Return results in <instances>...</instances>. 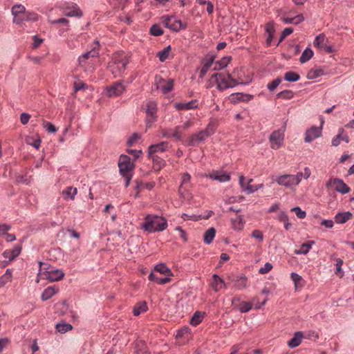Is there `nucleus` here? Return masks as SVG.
Returning <instances> with one entry per match:
<instances>
[{
    "instance_id": "a19ab883",
    "label": "nucleus",
    "mask_w": 354,
    "mask_h": 354,
    "mask_svg": "<svg viewBox=\"0 0 354 354\" xmlns=\"http://www.w3.org/2000/svg\"><path fill=\"white\" fill-rule=\"evenodd\" d=\"M284 79L288 82H297L300 79V76L295 72L288 71L285 73Z\"/></svg>"
},
{
    "instance_id": "cd10ccee",
    "label": "nucleus",
    "mask_w": 354,
    "mask_h": 354,
    "mask_svg": "<svg viewBox=\"0 0 354 354\" xmlns=\"http://www.w3.org/2000/svg\"><path fill=\"white\" fill-rule=\"evenodd\" d=\"M77 193V188L73 187H67L65 189L62 191V195L64 196V200H68L69 198L73 200Z\"/></svg>"
},
{
    "instance_id": "bb28decb",
    "label": "nucleus",
    "mask_w": 354,
    "mask_h": 354,
    "mask_svg": "<svg viewBox=\"0 0 354 354\" xmlns=\"http://www.w3.org/2000/svg\"><path fill=\"white\" fill-rule=\"evenodd\" d=\"M311 174L310 169L308 167H305L304 171L298 172L296 175H293L297 185H299L302 178L307 179Z\"/></svg>"
},
{
    "instance_id": "7c9ffc66",
    "label": "nucleus",
    "mask_w": 354,
    "mask_h": 354,
    "mask_svg": "<svg viewBox=\"0 0 354 354\" xmlns=\"http://www.w3.org/2000/svg\"><path fill=\"white\" fill-rule=\"evenodd\" d=\"M158 88L160 89L163 93H167L173 88V81L169 80L168 81H162L158 86Z\"/></svg>"
},
{
    "instance_id": "1a4fd4ad",
    "label": "nucleus",
    "mask_w": 354,
    "mask_h": 354,
    "mask_svg": "<svg viewBox=\"0 0 354 354\" xmlns=\"http://www.w3.org/2000/svg\"><path fill=\"white\" fill-rule=\"evenodd\" d=\"M214 131L212 127L208 125L205 129L192 134L188 139V145L195 146L197 142L204 141L207 137L213 134Z\"/></svg>"
},
{
    "instance_id": "f704fd0d",
    "label": "nucleus",
    "mask_w": 354,
    "mask_h": 354,
    "mask_svg": "<svg viewBox=\"0 0 354 354\" xmlns=\"http://www.w3.org/2000/svg\"><path fill=\"white\" fill-rule=\"evenodd\" d=\"M215 234L216 230L214 227L209 228L204 234V242L207 244H210L215 237Z\"/></svg>"
},
{
    "instance_id": "864d4df0",
    "label": "nucleus",
    "mask_w": 354,
    "mask_h": 354,
    "mask_svg": "<svg viewBox=\"0 0 354 354\" xmlns=\"http://www.w3.org/2000/svg\"><path fill=\"white\" fill-rule=\"evenodd\" d=\"M291 279L295 282V288L304 286L303 283H301L303 281V279L299 274L296 273H292Z\"/></svg>"
},
{
    "instance_id": "4d7b16f0",
    "label": "nucleus",
    "mask_w": 354,
    "mask_h": 354,
    "mask_svg": "<svg viewBox=\"0 0 354 354\" xmlns=\"http://www.w3.org/2000/svg\"><path fill=\"white\" fill-rule=\"evenodd\" d=\"M291 212H293L296 214L297 216L299 218H304L306 216V213L304 211H302L300 207H295L291 209Z\"/></svg>"
},
{
    "instance_id": "39448f33",
    "label": "nucleus",
    "mask_w": 354,
    "mask_h": 354,
    "mask_svg": "<svg viewBox=\"0 0 354 354\" xmlns=\"http://www.w3.org/2000/svg\"><path fill=\"white\" fill-rule=\"evenodd\" d=\"M118 167L121 175L125 178V187H128L132 178L134 164L131 161L130 157L127 155H121L118 162Z\"/></svg>"
},
{
    "instance_id": "a878e982",
    "label": "nucleus",
    "mask_w": 354,
    "mask_h": 354,
    "mask_svg": "<svg viewBox=\"0 0 354 354\" xmlns=\"http://www.w3.org/2000/svg\"><path fill=\"white\" fill-rule=\"evenodd\" d=\"M304 337L303 333L301 331H297L294 334L292 338L288 342V345L290 348L297 347L301 342L302 338Z\"/></svg>"
},
{
    "instance_id": "ea45409f",
    "label": "nucleus",
    "mask_w": 354,
    "mask_h": 354,
    "mask_svg": "<svg viewBox=\"0 0 354 354\" xmlns=\"http://www.w3.org/2000/svg\"><path fill=\"white\" fill-rule=\"evenodd\" d=\"M73 326L70 324L67 323H59L56 325V329L58 332L61 333H66L71 330H72Z\"/></svg>"
},
{
    "instance_id": "9d476101",
    "label": "nucleus",
    "mask_w": 354,
    "mask_h": 354,
    "mask_svg": "<svg viewBox=\"0 0 354 354\" xmlns=\"http://www.w3.org/2000/svg\"><path fill=\"white\" fill-rule=\"evenodd\" d=\"M285 128L274 131L269 136L270 147L277 150L281 148L284 140Z\"/></svg>"
},
{
    "instance_id": "ddd939ff",
    "label": "nucleus",
    "mask_w": 354,
    "mask_h": 354,
    "mask_svg": "<svg viewBox=\"0 0 354 354\" xmlns=\"http://www.w3.org/2000/svg\"><path fill=\"white\" fill-rule=\"evenodd\" d=\"M333 186L338 192L341 194L348 193L351 188L344 182L339 178H333L328 183L327 186Z\"/></svg>"
},
{
    "instance_id": "72a5a7b5",
    "label": "nucleus",
    "mask_w": 354,
    "mask_h": 354,
    "mask_svg": "<svg viewBox=\"0 0 354 354\" xmlns=\"http://www.w3.org/2000/svg\"><path fill=\"white\" fill-rule=\"evenodd\" d=\"M313 244H315L313 241L304 243L301 245L299 250L295 251V253L297 254H307Z\"/></svg>"
},
{
    "instance_id": "2eb2a0df",
    "label": "nucleus",
    "mask_w": 354,
    "mask_h": 354,
    "mask_svg": "<svg viewBox=\"0 0 354 354\" xmlns=\"http://www.w3.org/2000/svg\"><path fill=\"white\" fill-rule=\"evenodd\" d=\"M193 122L191 121H186L183 124L178 125L175 127L173 130L172 138H175L176 140H181L183 131L188 129L191 127H192Z\"/></svg>"
},
{
    "instance_id": "c03bdc74",
    "label": "nucleus",
    "mask_w": 354,
    "mask_h": 354,
    "mask_svg": "<svg viewBox=\"0 0 354 354\" xmlns=\"http://www.w3.org/2000/svg\"><path fill=\"white\" fill-rule=\"evenodd\" d=\"M57 291L56 289H45L41 295V299L43 301H46L51 298L53 295H55Z\"/></svg>"
},
{
    "instance_id": "0e129e2a",
    "label": "nucleus",
    "mask_w": 354,
    "mask_h": 354,
    "mask_svg": "<svg viewBox=\"0 0 354 354\" xmlns=\"http://www.w3.org/2000/svg\"><path fill=\"white\" fill-rule=\"evenodd\" d=\"M173 131L171 129H162L160 131V133L164 138H172Z\"/></svg>"
},
{
    "instance_id": "bf43d9fd",
    "label": "nucleus",
    "mask_w": 354,
    "mask_h": 354,
    "mask_svg": "<svg viewBox=\"0 0 354 354\" xmlns=\"http://www.w3.org/2000/svg\"><path fill=\"white\" fill-rule=\"evenodd\" d=\"M252 237L257 239L259 241L262 242L263 240V233L258 230H255L252 232Z\"/></svg>"
},
{
    "instance_id": "5fc2aeb1",
    "label": "nucleus",
    "mask_w": 354,
    "mask_h": 354,
    "mask_svg": "<svg viewBox=\"0 0 354 354\" xmlns=\"http://www.w3.org/2000/svg\"><path fill=\"white\" fill-rule=\"evenodd\" d=\"M43 127L50 133H55L57 131V128L50 122L43 121Z\"/></svg>"
},
{
    "instance_id": "79ce46f5",
    "label": "nucleus",
    "mask_w": 354,
    "mask_h": 354,
    "mask_svg": "<svg viewBox=\"0 0 354 354\" xmlns=\"http://www.w3.org/2000/svg\"><path fill=\"white\" fill-rule=\"evenodd\" d=\"M232 223L235 230H240L243 227V217L241 216H237L235 218H232Z\"/></svg>"
},
{
    "instance_id": "e433bc0d",
    "label": "nucleus",
    "mask_w": 354,
    "mask_h": 354,
    "mask_svg": "<svg viewBox=\"0 0 354 354\" xmlns=\"http://www.w3.org/2000/svg\"><path fill=\"white\" fill-rule=\"evenodd\" d=\"M191 335V330L188 327H184L181 329H179L176 335V338H181L185 337V339H188Z\"/></svg>"
},
{
    "instance_id": "13d9d810",
    "label": "nucleus",
    "mask_w": 354,
    "mask_h": 354,
    "mask_svg": "<svg viewBox=\"0 0 354 354\" xmlns=\"http://www.w3.org/2000/svg\"><path fill=\"white\" fill-rule=\"evenodd\" d=\"M272 265L270 263L268 262V263H265L263 267H261L259 269V272L260 274H266L268 272H270L272 270Z\"/></svg>"
},
{
    "instance_id": "7ed1b4c3",
    "label": "nucleus",
    "mask_w": 354,
    "mask_h": 354,
    "mask_svg": "<svg viewBox=\"0 0 354 354\" xmlns=\"http://www.w3.org/2000/svg\"><path fill=\"white\" fill-rule=\"evenodd\" d=\"M129 55L124 51L115 52L113 54L111 61L109 63V68L115 77L120 76L126 69L128 64Z\"/></svg>"
},
{
    "instance_id": "4c0bfd02",
    "label": "nucleus",
    "mask_w": 354,
    "mask_h": 354,
    "mask_svg": "<svg viewBox=\"0 0 354 354\" xmlns=\"http://www.w3.org/2000/svg\"><path fill=\"white\" fill-rule=\"evenodd\" d=\"M313 55V51L309 48H307L304 50V51L302 53L299 61L301 63H305L308 62Z\"/></svg>"
},
{
    "instance_id": "680f3d73",
    "label": "nucleus",
    "mask_w": 354,
    "mask_h": 354,
    "mask_svg": "<svg viewBox=\"0 0 354 354\" xmlns=\"http://www.w3.org/2000/svg\"><path fill=\"white\" fill-rule=\"evenodd\" d=\"M68 22H69L68 20L66 19V18H60V19H58L50 21V24H60L65 25V26L68 25Z\"/></svg>"
},
{
    "instance_id": "dca6fc26",
    "label": "nucleus",
    "mask_w": 354,
    "mask_h": 354,
    "mask_svg": "<svg viewBox=\"0 0 354 354\" xmlns=\"http://www.w3.org/2000/svg\"><path fill=\"white\" fill-rule=\"evenodd\" d=\"M252 99H253V95L242 93H232L229 96L230 101L233 104H236L239 102H248Z\"/></svg>"
},
{
    "instance_id": "2f4dec72",
    "label": "nucleus",
    "mask_w": 354,
    "mask_h": 354,
    "mask_svg": "<svg viewBox=\"0 0 354 354\" xmlns=\"http://www.w3.org/2000/svg\"><path fill=\"white\" fill-rule=\"evenodd\" d=\"M232 58L231 57H224L221 60L215 62L214 70V71H220L224 68H225L228 64L230 62Z\"/></svg>"
},
{
    "instance_id": "6e6d98bb",
    "label": "nucleus",
    "mask_w": 354,
    "mask_h": 354,
    "mask_svg": "<svg viewBox=\"0 0 354 354\" xmlns=\"http://www.w3.org/2000/svg\"><path fill=\"white\" fill-rule=\"evenodd\" d=\"M281 82V79L278 77L268 84V88L270 91H273Z\"/></svg>"
},
{
    "instance_id": "f03ea898",
    "label": "nucleus",
    "mask_w": 354,
    "mask_h": 354,
    "mask_svg": "<svg viewBox=\"0 0 354 354\" xmlns=\"http://www.w3.org/2000/svg\"><path fill=\"white\" fill-rule=\"evenodd\" d=\"M99 55V43L95 41L92 48L80 56L78 61L79 65L86 71H93Z\"/></svg>"
},
{
    "instance_id": "a18cd8bd",
    "label": "nucleus",
    "mask_w": 354,
    "mask_h": 354,
    "mask_svg": "<svg viewBox=\"0 0 354 354\" xmlns=\"http://www.w3.org/2000/svg\"><path fill=\"white\" fill-rule=\"evenodd\" d=\"M170 50H171V47H170V46H169L166 47L165 48H164L162 50L158 52V57H159L160 61H161V62L165 61L169 57Z\"/></svg>"
},
{
    "instance_id": "58836bf2",
    "label": "nucleus",
    "mask_w": 354,
    "mask_h": 354,
    "mask_svg": "<svg viewBox=\"0 0 354 354\" xmlns=\"http://www.w3.org/2000/svg\"><path fill=\"white\" fill-rule=\"evenodd\" d=\"M279 220L283 223L284 227L286 230H290L292 227V224L289 222L288 216L286 213L281 212L279 215Z\"/></svg>"
},
{
    "instance_id": "e2e57ef3",
    "label": "nucleus",
    "mask_w": 354,
    "mask_h": 354,
    "mask_svg": "<svg viewBox=\"0 0 354 354\" xmlns=\"http://www.w3.org/2000/svg\"><path fill=\"white\" fill-rule=\"evenodd\" d=\"M30 118V115L28 113H23L21 114L20 120L23 124H28Z\"/></svg>"
},
{
    "instance_id": "774afa93",
    "label": "nucleus",
    "mask_w": 354,
    "mask_h": 354,
    "mask_svg": "<svg viewBox=\"0 0 354 354\" xmlns=\"http://www.w3.org/2000/svg\"><path fill=\"white\" fill-rule=\"evenodd\" d=\"M341 141V133L337 134L335 138L332 140V145L337 147L340 144Z\"/></svg>"
},
{
    "instance_id": "6ab92c4d",
    "label": "nucleus",
    "mask_w": 354,
    "mask_h": 354,
    "mask_svg": "<svg viewBox=\"0 0 354 354\" xmlns=\"http://www.w3.org/2000/svg\"><path fill=\"white\" fill-rule=\"evenodd\" d=\"M322 133V128L312 127L310 129L306 131L305 136V142H310L315 138L320 136Z\"/></svg>"
},
{
    "instance_id": "20e7f679",
    "label": "nucleus",
    "mask_w": 354,
    "mask_h": 354,
    "mask_svg": "<svg viewBox=\"0 0 354 354\" xmlns=\"http://www.w3.org/2000/svg\"><path fill=\"white\" fill-rule=\"evenodd\" d=\"M211 80L216 82L217 88L220 91H223L229 88H233L238 84H242L241 82L235 79L232 74L230 73H227V77L223 73H214L212 75Z\"/></svg>"
},
{
    "instance_id": "c756f323",
    "label": "nucleus",
    "mask_w": 354,
    "mask_h": 354,
    "mask_svg": "<svg viewBox=\"0 0 354 354\" xmlns=\"http://www.w3.org/2000/svg\"><path fill=\"white\" fill-rule=\"evenodd\" d=\"M352 217V214L350 212H346L344 213H338L335 216V221L337 223H344L347 221L350 220Z\"/></svg>"
},
{
    "instance_id": "3c124183",
    "label": "nucleus",
    "mask_w": 354,
    "mask_h": 354,
    "mask_svg": "<svg viewBox=\"0 0 354 354\" xmlns=\"http://www.w3.org/2000/svg\"><path fill=\"white\" fill-rule=\"evenodd\" d=\"M150 33L153 36H160L163 34V30L159 25L154 24L150 28Z\"/></svg>"
},
{
    "instance_id": "393cba45",
    "label": "nucleus",
    "mask_w": 354,
    "mask_h": 354,
    "mask_svg": "<svg viewBox=\"0 0 354 354\" xmlns=\"http://www.w3.org/2000/svg\"><path fill=\"white\" fill-rule=\"evenodd\" d=\"M26 8L21 4H17L12 6V14L15 17L14 19V22L17 24L20 23V18L21 17H18L19 15H23L25 13Z\"/></svg>"
},
{
    "instance_id": "6e6552de",
    "label": "nucleus",
    "mask_w": 354,
    "mask_h": 354,
    "mask_svg": "<svg viewBox=\"0 0 354 354\" xmlns=\"http://www.w3.org/2000/svg\"><path fill=\"white\" fill-rule=\"evenodd\" d=\"M143 109L146 113L147 127H150L151 124L157 119V104L154 101H147L143 105Z\"/></svg>"
},
{
    "instance_id": "9b49d317",
    "label": "nucleus",
    "mask_w": 354,
    "mask_h": 354,
    "mask_svg": "<svg viewBox=\"0 0 354 354\" xmlns=\"http://www.w3.org/2000/svg\"><path fill=\"white\" fill-rule=\"evenodd\" d=\"M279 185L284 186L286 187L290 188L293 186L297 185L293 175L285 174L273 178Z\"/></svg>"
},
{
    "instance_id": "f257e3e1",
    "label": "nucleus",
    "mask_w": 354,
    "mask_h": 354,
    "mask_svg": "<svg viewBox=\"0 0 354 354\" xmlns=\"http://www.w3.org/2000/svg\"><path fill=\"white\" fill-rule=\"evenodd\" d=\"M168 226L167 221L162 216L148 214L141 225V227L149 233L164 231Z\"/></svg>"
},
{
    "instance_id": "052dcab7",
    "label": "nucleus",
    "mask_w": 354,
    "mask_h": 354,
    "mask_svg": "<svg viewBox=\"0 0 354 354\" xmlns=\"http://www.w3.org/2000/svg\"><path fill=\"white\" fill-rule=\"evenodd\" d=\"M140 139V136L138 133H134L132 135V136L129 139L128 144L129 145L131 146L135 142H138Z\"/></svg>"
},
{
    "instance_id": "8fccbe9b",
    "label": "nucleus",
    "mask_w": 354,
    "mask_h": 354,
    "mask_svg": "<svg viewBox=\"0 0 354 354\" xmlns=\"http://www.w3.org/2000/svg\"><path fill=\"white\" fill-rule=\"evenodd\" d=\"M37 15L34 12H26L24 14V15L20 18V22L22 20H26V21H37Z\"/></svg>"
},
{
    "instance_id": "49530a36",
    "label": "nucleus",
    "mask_w": 354,
    "mask_h": 354,
    "mask_svg": "<svg viewBox=\"0 0 354 354\" xmlns=\"http://www.w3.org/2000/svg\"><path fill=\"white\" fill-rule=\"evenodd\" d=\"M252 303L251 302H247V301H241L238 305V309L241 313H247V312H248L252 308Z\"/></svg>"
},
{
    "instance_id": "423d86ee",
    "label": "nucleus",
    "mask_w": 354,
    "mask_h": 354,
    "mask_svg": "<svg viewBox=\"0 0 354 354\" xmlns=\"http://www.w3.org/2000/svg\"><path fill=\"white\" fill-rule=\"evenodd\" d=\"M40 269L39 272V277L40 279H47L50 282H54L61 280L64 277V272L61 269H51L50 270H45V263L39 262Z\"/></svg>"
},
{
    "instance_id": "a211bd4d",
    "label": "nucleus",
    "mask_w": 354,
    "mask_h": 354,
    "mask_svg": "<svg viewBox=\"0 0 354 354\" xmlns=\"http://www.w3.org/2000/svg\"><path fill=\"white\" fill-rule=\"evenodd\" d=\"M63 12L66 17H81L82 16V12L77 4H73L71 6L66 7Z\"/></svg>"
},
{
    "instance_id": "37998d69",
    "label": "nucleus",
    "mask_w": 354,
    "mask_h": 354,
    "mask_svg": "<svg viewBox=\"0 0 354 354\" xmlns=\"http://www.w3.org/2000/svg\"><path fill=\"white\" fill-rule=\"evenodd\" d=\"M12 273L8 270L6 273L0 277V288L6 286L8 283L11 281Z\"/></svg>"
},
{
    "instance_id": "4468645a",
    "label": "nucleus",
    "mask_w": 354,
    "mask_h": 354,
    "mask_svg": "<svg viewBox=\"0 0 354 354\" xmlns=\"http://www.w3.org/2000/svg\"><path fill=\"white\" fill-rule=\"evenodd\" d=\"M252 179L248 180V183H245V178L241 176L239 178V183L243 189L248 194H252L258 189L262 188L263 187V184H259L257 185H252L251 183L252 182Z\"/></svg>"
},
{
    "instance_id": "09e8293b",
    "label": "nucleus",
    "mask_w": 354,
    "mask_h": 354,
    "mask_svg": "<svg viewBox=\"0 0 354 354\" xmlns=\"http://www.w3.org/2000/svg\"><path fill=\"white\" fill-rule=\"evenodd\" d=\"M323 72L321 69H311L307 74V77L309 80L315 79L322 75Z\"/></svg>"
},
{
    "instance_id": "de8ad7c7",
    "label": "nucleus",
    "mask_w": 354,
    "mask_h": 354,
    "mask_svg": "<svg viewBox=\"0 0 354 354\" xmlns=\"http://www.w3.org/2000/svg\"><path fill=\"white\" fill-rule=\"evenodd\" d=\"M203 319V316L200 312H196L190 320V324L192 326L198 325Z\"/></svg>"
},
{
    "instance_id": "4be33fe9",
    "label": "nucleus",
    "mask_w": 354,
    "mask_h": 354,
    "mask_svg": "<svg viewBox=\"0 0 354 354\" xmlns=\"http://www.w3.org/2000/svg\"><path fill=\"white\" fill-rule=\"evenodd\" d=\"M174 106L178 111L194 109L198 106V102L194 100L189 102H176Z\"/></svg>"
},
{
    "instance_id": "603ef678",
    "label": "nucleus",
    "mask_w": 354,
    "mask_h": 354,
    "mask_svg": "<svg viewBox=\"0 0 354 354\" xmlns=\"http://www.w3.org/2000/svg\"><path fill=\"white\" fill-rule=\"evenodd\" d=\"M277 96L279 98L290 100L293 97V93H292V91H291L290 90H285V91H283L279 93Z\"/></svg>"
},
{
    "instance_id": "f3484780",
    "label": "nucleus",
    "mask_w": 354,
    "mask_h": 354,
    "mask_svg": "<svg viewBox=\"0 0 354 354\" xmlns=\"http://www.w3.org/2000/svg\"><path fill=\"white\" fill-rule=\"evenodd\" d=\"M207 176L221 183L227 182L230 180V176L228 174L221 171H214L207 175Z\"/></svg>"
},
{
    "instance_id": "412c9836",
    "label": "nucleus",
    "mask_w": 354,
    "mask_h": 354,
    "mask_svg": "<svg viewBox=\"0 0 354 354\" xmlns=\"http://www.w3.org/2000/svg\"><path fill=\"white\" fill-rule=\"evenodd\" d=\"M169 143L167 142H161L158 144L152 145L149 147V156L158 152H164L168 148Z\"/></svg>"
},
{
    "instance_id": "338daca9",
    "label": "nucleus",
    "mask_w": 354,
    "mask_h": 354,
    "mask_svg": "<svg viewBox=\"0 0 354 354\" xmlns=\"http://www.w3.org/2000/svg\"><path fill=\"white\" fill-rule=\"evenodd\" d=\"M182 218L185 220H193V221H198L201 219V216H196V215H188L187 214H183L182 215Z\"/></svg>"
},
{
    "instance_id": "c9c22d12",
    "label": "nucleus",
    "mask_w": 354,
    "mask_h": 354,
    "mask_svg": "<svg viewBox=\"0 0 354 354\" xmlns=\"http://www.w3.org/2000/svg\"><path fill=\"white\" fill-rule=\"evenodd\" d=\"M266 32L268 34V37L266 39L267 44L270 45L274 32V25L271 23L267 24L266 26Z\"/></svg>"
},
{
    "instance_id": "473e14b6",
    "label": "nucleus",
    "mask_w": 354,
    "mask_h": 354,
    "mask_svg": "<svg viewBox=\"0 0 354 354\" xmlns=\"http://www.w3.org/2000/svg\"><path fill=\"white\" fill-rule=\"evenodd\" d=\"M327 41L328 39L324 33L319 34L315 37L314 46L322 49V48H325L326 42Z\"/></svg>"
},
{
    "instance_id": "aec40b11",
    "label": "nucleus",
    "mask_w": 354,
    "mask_h": 354,
    "mask_svg": "<svg viewBox=\"0 0 354 354\" xmlns=\"http://www.w3.org/2000/svg\"><path fill=\"white\" fill-rule=\"evenodd\" d=\"M149 279L156 282L158 285H165L171 281V278L169 277H165L153 272L149 274Z\"/></svg>"
},
{
    "instance_id": "c85d7f7f",
    "label": "nucleus",
    "mask_w": 354,
    "mask_h": 354,
    "mask_svg": "<svg viewBox=\"0 0 354 354\" xmlns=\"http://www.w3.org/2000/svg\"><path fill=\"white\" fill-rule=\"evenodd\" d=\"M147 309V303L145 301H140L134 306L133 313L135 316H138L141 313L146 312Z\"/></svg>"
},
{
    "instance_id": "f8f14e48",
    "label": "nucleus",
    "mask_w": 354,
    "mask_h": 354,
    "mask_svg": "<svg viewBox=\"0 0 354 354\" xmlns=\"http://www.w3.org/2000/svg\"><path fill=\"white\" fill-rule=\"evenodd\" d=\"M125 91V86L122 82L118 81L113 83L107 88L106 95L109 97H116L121 95Z\"/></svg>"
},
{
    "instance_id": "69168bd1",
    "label": "nucleus",
    "mask_w": 354,
    "mask_h": 354,
    "mask_svg": "<svg viewBox=\"0 0 354 354\" xmlns=\"http://www.w3.org/2000/svg\"><path fill=\"white\" fill-rule=\"evenodd\" d=\"M12 253V257H15L16 258L18 257L21 251V247L20 245H17L15 246V248L12 250H10Z\"/></svg>"
},
{
    "instance_id": "0eeeda50",
    "label": "nucleus",
    "mask_w": 354,
    "mask_h": 354,
    "mask_svg": "<svg viewBox=\"0 0 354 354\" xmlns=\"http://www.w3.org/2000/svg\"><path fill=\"white\" fill-rule=\"evenodd\" d=\"M161 21L166 28L176 32L185 30L187 27V24L176 19L174 16L165 15L162 17Z\"/></svg>"
},
{
    "instance_id": "5701e85b",
    "label": "nucleus",
    "mask_w": 354,
    "mask_h": 354,
    "mask_svg": "<svg viewBox=\"0 0 354 354\" xmlns=\"http://www.w3.org/2000/svg\"><path fill=\"white\" fill-rule=\"evenodd\" d=\"M269 292V290H263L261 292V295L264 296L263 299H261V296H257L256 297H254L251 301L252 305L254 306L256 309H259L263 306L267 301L266 295Z\"/></svg>"
},
{
    "instance_id": "b1692460",
    "label": "nucleus",
    "mask_w": 354,
    "mask_h": 354,
    "mask_svg": "<svg viewBox=\"0 0 354 354\" xmlns=\"http://www.w3.org/2000/svg\"><path fill=\"white\" fill-rule=\"evenodd\" d=\"M153 272L169 278L173 276L171 270L164 263L156 265Z\"/></svg>"
}]
</instances>
